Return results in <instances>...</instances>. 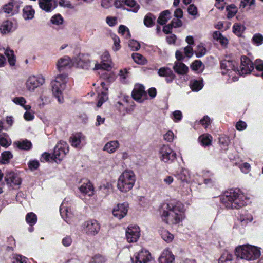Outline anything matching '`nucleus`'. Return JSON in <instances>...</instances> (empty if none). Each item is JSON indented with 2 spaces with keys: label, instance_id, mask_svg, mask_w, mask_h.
Listing matches in <instances>:
<instances>
[{
  "label": "nucleus",
  "instance_id": "obj_1",
  "mask_svg": "<svg viewBox=\"0 0 263 263\" xmlns=\"http://www.w3.org/2000/svg\"><path fill=\"white\" fill-rule=\"evenodd\" d=\"M160 212L163 221L170 225L180 223L184 217V205L180 202H177L174 205L171 203L164 204Z\"/></svg>",
  "mask_w": 263,
  "mask_h": 263
},
{
  "label": "nucleus",
  "instance_id": "obj_38",
  "mask_svg": "<svg viewBox=\"0 0 263 263\" xmlns=\"http://www.w3.org/2000/svg\"><path fill=\"white\" fill-rule=\"evenodd\" d=\"M239 220L241 223L242 225H246L248 222L252 221V216L248 212H245L240 215Z\"/></svg>",
  "mask_w": 263,
  "mask_h": 263
},
{
  "label": "nucleus",
  "instance_id": "obj_43",
  "mask_svg": "<svg viewBox=\"0 0 263 263\" xmlns=\"http://www.w3.org/2000/svg\"><path fill=\"white\" fill-rule=\"evenodd\" d=\"M134 61L139 64L144 65L147 63L146 59L141 54L138 53H134L132 54Z\"/></svg>",
  "mask_w": 263,
  "mask_h": 263
},
{
  "label": "nucleus",
  "instance_id": "obj_64",
  "mask_svg": "<svg viewBox=\"0 0 263 263\" xmlns=\"http://www.w3.org/2000/svg\"><path fill=\"white\" fill-rule=\"evenodd\" d=\"M255 66L257 70L263 71V61L260 59L256 60L255 62Z\"/></svg>",
  "mask_w": 263,
  "mask_h": 263
},
{
  "label": "nucleus",
  "instance_id": "obj_22",
  "mask_svg": "<svg viewBox=\"0 0 263 263\" xmlns=\"http://www.w3.org/2000/svg\"><path fill=\"white\" fill-rule=\"evenodd\" d=\"M84 139L85 137L81 133H77L70 137L69 141L73 147L80 149L83 146L82 142Z\"/></svg>",
  "mask_w": 263,
  "mask_h": 263
},
{
  "label": "nucleus",
  "instance_id": "obj_30",
  "mask_svg": "<svg viewBox=\"0 0 263 263\" xmlns=\"http://www.w3.org/2000/svg\"><path fill=\"white\" fill-rule=\"evenodd\" d=\"M79 190L81 193L89 196L93 194V187L91 183L89 182L82 184L79 187Z\"/></svg>",
  "mask_w": 263,
  "mask_h": 263
},
{
  "label": "nucleus",
  "instance_id": "obj_36",
  "mask_svg": "<svg viewBox=\"0 0 263 263\" xmlns=\"http://www.w3.org/2000/svg\"><path fill=\"white\" fill-rule=\"evenodd\" d=\"M5 54L8 58V62L10 66H13L15 64V57L14 54V51L9 48H7L5 50Z\"/></svg>",
  "mask_w": 263,
  "mask_h": 263
},
{
  "label": "nucleus",
  "instance_id": "obj_52",
  "mask_svg": "<svg viewBox=\"0 0 263 263\" xmlns=\"http://www.w3.org/2000/svg\"><path fill=\"white\" fill-rule=\"evenodd\" d=\"M211 138L210 135H202L199 138V140L203 146H209L211 144Z\"/></svg>",
  "mask_w": 263,
  "mask_h": 263
},
{
  "label": "nucleus",
  "instance_id": "obj_28",
  "mask_svg": "<svg viewBox=\"0 0 263 263\" xmlns=\"http://www.w3.org/2000/svg\"><path fill=\"white\" fill-rule=\"evenodd\" d=\"M158 74L161 77H166L167 82L172 81L175 78V75L173 71L167 67L161 68L158 71Z\"/></svg>",
  "mask_w": 263,
  "mask_h": 263
},
{
  "label": "nucleus",
  "instance_id": "obj_32",
  "mask_svg": "<svg viewBox=\"0 0 263 263\" xmlns=\"http://www.w3.org/2000/svg\"><path fill=\"white\" fill-rule=\"evenodd\" d=\"M219 263H235L234 257L232 254L228 251L223 253L219 259Z\"/></svg>",
  "mask_w": 263,
  "mask_h": 263
},
{
  "label": "nucleus",
  "instance_id": "obj_56",
  "mask_svg": "<svg viewBox=\"0 0 263 263\" xmlns=\"http://www.w3.org/2000/svg\"><path fill=\"white\" fill-rule=\"evenodd\" d=\"M255 0H242L240 4V7L244 8L247 6L250 8L255 6Z\"/></svg>",
  "mask_w": 263,
  "mask_h": 263
},
{
  "label": "nucleus",
  "instance_id": "obj_9",
  "mask_svg": "<svg viewBox=\"0 0 263 263\" xmlns=\"http://www.w3.org/2000/svg\"><path fill=\"white\" fill-rule=\"evenodd\" d=\"M131 260L132 263H152L153 259L148 250L142 249L131 257Z\"/></svg>",
  "mask_w": 263,
  "mask_h": 263
},
{
  "label": "nucleus",
  "instance_id": "obj_10",
  "mask_svg": "<svg viewBox=\"0 0 263 263\" xmlns=\"http://www.w3.org/2000/svg\"><path fill=\"white\" fill-rule=\"evenodd\" d=\"M254 69L252 62L247 57H242L239 68H237V72L241 75H246L251 73Z\"/></svg>",
  "mask_w": 263,
  "mask_h": 263
},
{
  "label": "nucleus",
  "instance_id": "obj_24",
  "mask_svg": "<svg viewBox=\"0 0 263 263\" xmlns=\"http://www.w3.org/2000/svg\"><path fill=\"white\" fill-rule=\"evenodd\" d=\"M60 211L61 215L64 220L67 222H70L73 215L71 209L62 204L60 207Z\"/></svg>",
  "mask_w": 263,
  "mask_h": 263
},
{
  "label": "nucleus",
  "instance_id": "obj_44",
  "mask_svg": "<svg viewBox=\"0 0 263 263\" xmlns=\"http://www.w3.org/2000/svg\"><path fill=\"white\" fill-rule=\"evenodd\" d=\"M190 87L193 91H198L203 87V84L201 81L193 80L190 83Z\"/></svg>",
  "mask_w": 263,
  "mask_h": 263
},
{
  "label": "nucleus",
  "instance_id": "obj_62",
  "mask_svg": "<svg viewBox=\"0 0 263 263\" xmlns=\"http://www.w3.org/2000/svg\"><path fill=\"white\" fill-rule=\"evenodd\" d=\"M105 259L100 255H96L92 258L91 263H104Z\"/></svg>",
  "mask_w": 263,
  "mask_h": 263
},
{
  "label": "nucleus",
  "instance_id": "obj_63",
  "mask_svg": "<svg viewBox=\"0 0 263 263\" xmlns=\"http://www.w3.org/2000/svg\"><path fill=\"white\" fill-rule=\"evenodd\" d=\"M13 263H27V259L24 256L16 255Z\"/></svg>",
  "mask_w": 263,
  "mask_h": 263
},
{
  "label": "nucleus",
  "instance_id": "obj_61",
  "mask_svg": "<svg viewBox=\"0 0 263 263\" xmlns=\"http://www.w3.org/2000/svg\"><path fill=\"white\" fill-rule=\"evenodd\" d=\"M173 119L175 122H178L181 120L182 117V113L179 110H176L172 114Z\"/></svg>",
  "mask_w": 263,
  "mask_h": 263
},
{
  "label": "nucleus",
  "instance_id": "obj_45",
  "mask_svg": "<svg viewBox=\"0 0 263 263\" xmlns=\"http://www.w3.org/2000/svg\"><path fill=\"white\" fill-rule=\"evenodd\" d=\"M26 220L27 222L31 226L35 224L37 221V217L36 215L32 213H29L26 216Z\"/></svg>",
  "mask_w": 263,
  "mask_h": 263
},
{
  "label": "nucleus",
  "instance_id": "obj_41",
  "mask_svg": "<svg viewBox=\"0 0 263 263\" xmlns=\"http://www.w3.org/2000/svg\"><path fill=\"white\" fill-rule=\"evenodd\" d=\"M156 18V17L152 14H147L144 19V25L148 27L153 26L154 25Z\"/></svg>",
  "mask_w": 263,
  "mask_h": 263
},
{
  "label": "nucleus",
  "instance_id": "obj_8",
  "mask_svg": "<svg viewBox=\"0 0 263 263\" xmlns=\"http://www.w3.org/2000/svg\"><path fill=\"white\" fill-rule=\"evenodd\" d=\"M160 158L165 163H171L176 158L175 152L168 145H163L159 149Z\"/></svg>",
  "mask_w": 263,
  "mask_h": 263
},
{
  "label": "nucleus",
  "instance_id": "obj_19",
  "mask_svg": "<svg viewBox=\"0 0 263 263\" xmlns=\"http://www.w3.org/2000/svg\"><path fill=\"white\" fill-rule=\"evenodd\" d=\"M178 179L182 182L190 183L193 181L190 171L185 168H182L176 173Z\"/></svg>",
  "mask_w": 263,
  "mask_h": 263
},
{
  "label": "nucleus",
  "instance_id": "obj_16",
  "mask_svg": "<svg viewBox=\"0 0 263 263\" xmlns=\"http://www.w3.org/2000/svg\"><path fill=\"white\" fill-rule=\"evenodd\" d=\"M101 63H96L93 69H103L107 71L109 70L111 68V60L110 55L108 51H105L101 55Z\"/></svg>",
  "mask_w": 263,
  "mask_h": 263
},
{
  "label": "nucleus",
  "instance_id": "obj_29",
  "mask_svg": "<svg viewBox=\"0 0 263 263\" xmlns=\"http://www.w3.org/2000/svg\"><path fill=\"white\" fill-rule=\"evenodd\" d=\"M119 142L117 140L110 141L105 144L103 150L109 153H114L119 147Z\"/></svg>",
  "mask_w": 263,
  "mask_h": 263
},
{
  "label": "nucleus",
  "instance_id": "obj_12",
  "mask_svg": "<svg viewBox=\"0 0 263 263\" xmlns=\"http://www.w3.org/2000/svg\"><path fill=\"white\" fill-rule=\"evenodd\" d=\"M236 62L233 60H224L221 63V73L222 74H228L230 77L233 76V73L237 72V68L235 67Z\"/></svg>",
  "mask_w": 263,
  "mask_h": 263
},
{
  "label": "nucleus",
  "instance_id": "obj_42",
  "mask_svg": "<svg viewBox=\"0 0 263 263\" xmlns=\"http://www.w3.org/2000/svg\"><path fill=\"white\" fill-rule=\"evenodd\" d=\"M124 5L130 7L132 8L131 11L135 13L137 12L140 8L139 5L135 0H125Z\"/></svg>",
  "mask_w": 263,
  "mask_h": 263
},
{
  "label": "nucleus",
  "instance_id": "obj_47",
  "mask_svg": "<svg viewBox=\"0 0 263 263\" xmlns=\"http://www.w3.org/2000/svg\"><path fill=\"white\" fill-rule=\"evenodd\" d=\"M2 163L7 164L9 162V160L12 158L13 155L10 151H5L2 153Z\"/></svg>",
  "mask_w": 263,
  "mask_h": 263
},
{
  "label": "nucleus",
  "instance_id": "obj_5",
  "mask_svg": "<svg viewBox=\"0 0 263 263\" xmlns=\"http://www.w3.org/2000/svg\"><path fill=\"white\" fill-rule=\"evenodd\" d=\"M67 81V74L62 73L58 74L51 83L52 92L60 103H63L64 101L62 92L65 89Z\"/></svg>",
  "mask_w": 263,
  "mask_h": 263
},
{
  "label": "nucleus",
  "instance_id": "obj_60",
  "mask_svg": "<svg viewBox=\"0 0 263 263\" xmlns=\"http://www.w3.org/2000/svg\"><path fill=\"white\" fill-rule=\"evenodd\" d=\"M164 139L167 142H171L173 141L174 138V134L172 131L168 130L164 135Z\"/></svg>",
  "mask_w": 263,
  "mask_h": 263
},
{
  "label": "nucleus",
  "instance_id": "obj_53",
  "mask_svg": "<svg viewBox=\"0 0 263 263\" xmlns=\"http://www.w3.org/2000/svg\"><path fill=\"white\" fill-rule=\"evenodd\" d=\"M219 142L221 147L226 149L230 143L229 138L226 135L221 136L219 138Z\"/></svg>",
  "mask_w": 263,
  "mask_h": 263
},
{
  "label": "nucleus",
  "instance_id": "obj_37",
  "mask_svg": "<svg viewBox=\"0 0 263 263\" xmlns=\"http://www.w3.org/2000/svg\"><path fill=\"white\" fill-rule=\"evenodd\" d=\"M245 29L246 27L241 23H236L233 26V32L238 36H241Z\"/></svg>",
  "mask_w": 263,
  "mask_h": 263
},
{
  "label": "nucleus",
  "instance_id": "obj_27",
  "mask_svg": "<svg viewBox=\"0 0 263 263\" xmlns=\"http://www.w3.org/2000/svg\"><path fill=\"white\" fill-rule=\"evenodd\" d=\"M13 145L20 149L28 151L31 148L32 144L30 141L25 139L15 141Z\"/></svg>",
  "mask_w": 263,
  "mask_h": 263
},
{
  "label": "nucleus",
  "instance_id": "obj_35",
  "mask_svg": "<svg viewBox=\"0 0 263 263\" xmlns=\"http://www.w3.org/2000/svg\"><path fill=\"white\" fill-rule=\"evenodd\" d=\"M170 14L171 13L168 10L161 12L157 20L158 23L161 25L165 24L170 18Z\"/></svg>",
  "mask_w": 263,
  "mask_h": 263
},
{
  "label": "nucleus",
  "instance_id": "obj_3",
  "mask_svg": "<svg viewBox=\"0 0 263 263\" xmlns=\"http://www.w3.org/2000/svg\"><path fill=\"white\" fill-rule=\"evenodd\" d=\"M235 254L238 259L252 261L259 258L260 251L258 247L248 244L237 247Z\"/></svg>",
  "mask_w": 263,
  "mask_h": 263
},
{
  "label": "nucleus",
  "instance_id": "obj_51",
  "mask_svg": "<svg viewBox=\"0 0 263 263\" xmlns=\"http://www.w3.org/2000/svg\"><path fill=\"white\" fill-rule=\"evenodd\" d=\"M50 22L52 24L59 26L63 24V18L60 14H57L51 18Z\"/></svg>",
  "mask_w": 263,
  "mask_h": 263
},
{
  "label": "nucleus",
  "instance_id": "obj_13",
  "mask_svg": "<svg viewBox=\"0 0 263 263\" xmlns=\"http://www.w3.org/2000/svg\"><path fill=\"white\" fill-rule=\"evenodd\" d=\"M100 224L96 220H89L83 224V230L89 235H95L100 230Z\"/></svg>",
  "mask_w": 263,
  "mask_h": 263
},
{
  "label": "nucleus",
  "instance_id": "obj_2",
  "mask_svg": "<svg viewBox=\"0 0 263 263\" xmlns=\"http://www.w3.org/2000/svg\"><path fill=\"white\" fill-rule=\"evenodd\" d=\"M243 195L238 189H231L221 196V203L226 208L238 209L243 205Z\"/></svg>",
  "mask_w": 263,
  "mask_h": 263
},
{
  "label": "nucleus",
  "instance_id": "obj_57",
  "mask_svg": "<svg viewBox=\"0 0 263 263\" xmlns=\"http://www.w3.org/2000/svg\"><path fill=\"white\" fill-rule=\"evenodd\" d=\"M187 11L190 15L194 16V18H195L197 16H198L197 8L193 4L190 5L189 6Z\"/></svg>",
  "mask_w": 263,
  "mask_h": 263
},
{
  "label": "nucleus",
  "instance_id": "obj_4",
  "mask_svg": "<svg viewBox=\"0 0 263 263\" xmlns=\"http://www.w3.org/2000/svg\"><path fill=\"white\" fill-rule=\"evenodd\" d=\"M136 181V176L132 171L125 170L120 176L117 183L118 189L126 193L132 189Z\"/></svg>",
  "mask_w": 263,
  "mask_h": 263
},
{
  "label": "nucleus",
  "instance_id": "obj_31",
  "mask_svg": "<svg viewBox=\"0 0 263 263\" xmlns=\"http://www.w3.org/2000/svg\"><path fill=\"white\" fill-rule=\"evenodd\" d=\"M4 12L10 16H12L17 12L18 8L14 7V2L11 1L8 4L4 5L3 7Z\"/></svg>",
  "mask_w": 263,
  "mask_h": 263
},
{
  "label": "nucleus",
  "instance_id": "obj_50",
  "mask_svg": "<svg viewBox=\"0 0 263 263\" xmlns=\"http://www.w3.org/2000/svg\"><path fill=\"white\" fill-rule=\"evenodd\" d=\"M252 43L256 46L263 44V35L260 33L255 34L252 38Z\"/></svg>",
  "mask_w": 263,
  "mask_h": 263
},
{
  "label": "nucleus",
  "instance_id": "obj_6",
  "mask_svg": "<svg viewBox=\"0 0 263 263\" xmlns=\"http://www.w3.org/2000/svg\"><path fill=\"white\" fill-rule=\"evenodd\" d=\"M69 152L67 143L64 141H59L54 147L52 156V159L57 163L60 162Z\"/></svg>",
  "mask_w": 263,
  "mask_h": 263
},
{
  "label": "nucleus",
  "instance_id": "obj_18",
  "mask_svg": "<svg viewBox=\"0 0 263 263\" xmlns=\"http://www.w3.org/2000/svg\"><path fill=\"white\" fill-rule=\"evenodd\" d=\"M128 204L127 203L118 204L112 210L113 215L119 219L124 217L128 212Z\"/></svg>",
  "mask_w": 263,
  "mask_h": 263
},
{
  "label": "nucleus",
  "instance_id": "obj_58",
  "mask_svg": "<svg viewBox=\"0 0 263 263\" xmlns=\"http://www.w3.org/2000/svg\"><path fill=\"white\" fill-rule=\"evenodd\" d=\"M162 238L167 242L171 241L173 239V235L171 234L168 231L164 230L162 232Z\"/></svg>",
  "mask_w": 263,
  "mask_h": 263
},
{
  "label": "nucleus",
  "instance_id": "obj_15",
  "mask_svg": "<svg viewBox=\"0 0 263 263\" xmlns=\"http://www.w3.org/2000/svg\"><path fill=\"white\" fill-rule=\"evenodd\" d=\"M5 181L10 186L20 185L22 180L18 175L12 171H7L5 173Z\"/></svg>",
  "mask_w": 263,
  "mask_h": 263
},
{
  "label": "nucleus",
  "instance_id": "obj_46",
  "mask_svg": "<svg viewBox=\"0 0 263 263\" xmlns=\"http://www.w3.org/2000/svg\"><path fill=\"white\" fill-rule=\"evenodd\" d=\"M98 100L97 104V106L100 107L102 106L103 103L106 102L108 100L107 93L106 92H102L98 95Z\"/></svg>",
  "mask_w": 263,
  "mask_h": 263
},
{
  "label": "nucleus",
  "instance_id": "obj_14",
  "mask_svg": "<svg viewBox=\"0 0 263 263\" xmlns=\"http://www.w3.org/2000/svg\"><path fill=\"white\" fill-rule=\"evenodd\" d=\"M74 65V62L68 56H64L59 59L57 62L56 67L59 71H62L66 69H69L72 67Z\"/></svg>",
  "mask_w": 263,
  "mask_h": 263
},
{
  "label": "nucleus",
  "instance_id": "obj_59",
  "mask_svg": "<svg viewBox=\"0 0 263 263\" xmlns=\"http://www.w3.org/2000/svg\"><path fill=\"white\" fill-rule=\"evenodd\" d=\"M129 47L133 51H137L140 48V45L139 42L135 40H130L128 43Z\"/></svg>",
  "mask_w": 263,
  "mask_h": 263
},
{
  "label": "nucleus",
  "instance_id": "obj_21",
  "mask_svg": "<svg viewBox=\"0 0 263 263\" xmlns=\"http://www.w3.org/2000/svg\"><path fill=\"white\" fill-rule=\"evenodd\" d=\"M40 7L46 12H49L56 7L55 0H39Z\"/></svg>",
  "mask_w": 263,
  "mask_h": 263
},
{
  "label": "nucleus",
  "instance_id": "obj_25",
  "mask_svg": "<svg viewBox=\"0 0 263 263\" xmlns=\"http://www.w3.org/2000/svg\"><path fill=\"white\" fill-rule=\"evenodd\" d=\"M22 11V16L25 20H30L34 18L35 10L31 6L26 5L24 6Z\"/></svg>",
  "mask_w": 263,
  "mask_h": 263
},
{
  "label": "nucleus",
  "instance_id": "obj_20",
  "mask_svg": "<svg viewBox=\"0 0 263 263\" xmlns=\"http://www.w3.org/2000/svg\"><path fill=\"white\" fill-rule=\"evenodd\" d=\"M78 67L88 69L90 67V60L89 58L84 54H79L76 59Z\"/></svg>",
  "mask_w": 263,
  "mask_h": 263
},
{
  "label": "nucleus",
  "instance_id": "obj_23",
  "mask_svg": "<svg viewBox=\"0 0 263 263\" xmlns=\"http://www.w3.org/2000/svg\"><path fill=\"white\" fill-rule=\"evenodd\" d=\"M175 256L168 250L165 249L159 258V263H174Z\"/></svg>",
  "mask_w": 263,
  "mask_h": 263
},
{
  "label": "nucleus",
  "instance_id": "obj_49",
  "mask_svg": "<svg viewBox=\"0 0 263 263\" xmlns=\"http://www.w3.org/2000/svg\"><path fill=\"white\" fill-rule=\"evenodd\" d=\"M206 53V48L202 44L197 45L195 53L197 58H200L204 55Z\"/></svg>",
  "mask_w": 263,
  "mask_h": 263
},
{
  "label": "nucleus",
  "instance_id": "obj_55",
  "mask_svg": "<svg viewBox=\"0 0 263 263\" xmlns=\"http://www.w3.org/2000/svg\"><path fill=\"white\" fill-rule=\"evenodd\" d=\"M228 11V17L231 18L233 17L237 12V9L234 5H231L227 7Z\"/></svg>",
  "mask_w": 263,
  "mask_h": 263
},
{
  "label": "nucleus",
  "instance_id": "obj_17",
  "mask_svg": "<svg viewBox=\"0 0 263 263\" xmlns=\"http://www.w3.org/2000/svg\"><path fill=\"white\" fill-rule=\"evenodd\" d=\"M140 237V229L137 226H129L126 230V238L129 242H136Z\"/></svg>",
  "mask_w": 263,
  "mask_h": 263
},
{
  "label": "nucleus",
  "instance_id": "obj_54",
  "mask_svg": "<svg viewBox=\"0 0 263 263\" xmlns=\"http://www.w3.org/2000/svg\"><path fill=\"white\" fill-rule=\"evenodd\" d=\"M119 33L124 36V37L126 39H128L130 36L129 30L127 27L124 25H120L119 26Z\"/></svg>",
  "mask_w": 263,
  "mask_h": 263
},
{
  "label": "nucleus",
  "instance_id": "obj_39",
  "mask_svg": "<svg viewBox=\"0 0 263 263\" xmlns=\"http://www.w3.org/2000/svg\"><path fill=\"white\" fill-rule=\"evenodd\" d=\"M12 101L16 104L22 106L26 110H29L31 108L30 105L25 104L26 101L23 97H15L13 99Z\"/></svg>",
  "mask_w": 263,
  "mask_h": 263
},
{
  "label": "nucleus",
  "instance_id": "obj_11",
  "mask_svg": "<svg viewBox=\"0 0 263 263\" xmlns=\"http://www.w3.org/2000/svg\"><path fill=\"white\" fill-rule=\"evenodd\" d=\"M133 98L136 101L142 103L148 99L144 87L140 84L135 85L132 93Z\"/></svg>",
  "mask_w": 263,
  "mask_h": 263
},
{
  "label": "nucleus",
  "instance_id": "obj_48",
  "mask_svg": "<svg viewBox=\"0 0 263 263\" xmlns=\"http://www.w3.org/2000/svg\"><path fill=\"white\" fill-rule=\"evenodd\" d=\"M111 38L114 41V45L112 46V50L114 51H118L120 48V40L119 37L116 34H112Z\"/></svg>",
  "mask_w": 263,
  "mask_h": 263
},
{
  "label": "nucleus",
  "instance_id": "obj_7",
  "mask_svg": "<svg viewBox=\"0 0 263 263\" xmlns=\"http://www.w3.org/2000/svg\"><path fill=\"white\" fill-rule=\"evenodd\" d=\"M45 83V78L41 75L31 76L25 83L26 89L29 92H33L34 90L42 86Z\"/></svg>",
  "mask_w": 263,
  "mask_h": 263
},
{
  "label": "nucleus",
  "instance_id": "obj_40",
  "mask_svg": "<svg viewBox=\"0 0 263 263\" xmlns=\"http://www.w3.org/2000/svg\"><path fill=\"white\" fill-rule=\"evenodd\" d=\"M191 69L198 72H202L204 68V66L202 62L200 60H195L191 65Z\"/></svg>",
  "mask_w": 263,
  "mask_h": 263
},
{
  "label": "nucleus",
  "instance_id": "obj_33",
  "mask_svg": "<svg viewBox=\"0 0 263 263\" xmlns=\"http://www.w3.org/2000/svg\"><path fill=\"white\" fill-rule=\"evenodd\" d=\"M11 143V139L7 133H2L0 134V145L2 147L7 148Z\"/></svg>",
  "mask_w": 263,
  "mask_h": 263
},
{
  "label": "nucleus",
  "instance_id": "obj_34",
  "mask_svg": "<svg viewBox=\"0 0 263 263\" xmlns=\"http://www.w3.org/2000/svg\"><path fill=\"white\" fill-rule=\"evenodd\" d=\"M13 23L9 21L4 22L0 26V31L2 34H7L13 30Z\"/></svg>",
  "mask_w": 263,
  "mask_h": 263
},
{
  "label": "nucleus",
  "instance_id": "obj_26",
  "mask_svg": "<svg viewBox=\"0 0 263 263\" xmlns=\"http://www.w3.org/2000/svg\"><path fill=\"white\" fill-rule=\"evenodd\" d=\"M173 69L177 73L182 75L186 74L189 71L188 67L180 61L175 62Z\"/></svg>",
  "mask_w": 263,
  "mask_h": 263
}]
</instances>
